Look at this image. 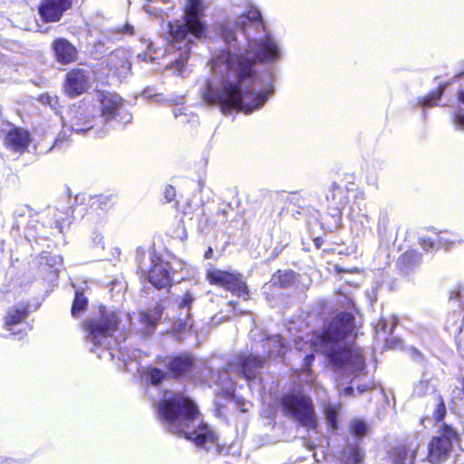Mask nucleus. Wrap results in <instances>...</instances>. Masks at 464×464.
Instances as JSON below:
<instances>
[{
	"label": "nucleus",
	"instance_id": "obj_1",
	"mask_svg": "<svg viewBox=\"0 0 464 464\" xmlns=\"http://www.w3.org/2000/svg\"><path fill=\"white\" fill-rule=\"evenodd\" d=\"M236 27L248 40L247 57L232 54L221 50L213 54L210 61L212 79L207 82L203 98L208 104H218L223 112L232 108L245 112L258 110L267 99V91L261 89L257 77L253 74L255 60L272 63L279 58L276 42L267 33L257 9H251L240 15Z\"/></svg>",
	"mask_w": 464,
	"mask_h": 464
},
{
	"label": "nucleus",
	"instance_id": "obj_2",
	"mask_svg": "<svg viewBox=\"0 0 464 464\" xmlns=\"http://www.w3.org/2000/svg\"><path fill=\"white\" fill-rule=\"evenodd\" d=\"M354 317L350 313L339 314L326 327L322 335L314 341L315 351L325 353L331 359L335 371L339 372L337 385L344 396L353 394V388L343 387L352 375H358L363 369L364 362L359 349L351 343L353 339Z\"/></svg>",
	"mask_w": 464,
	"mask_h": 464
},
{
	"label": "nucleus",
	"instance_id": "obj_3",
	"mask_svg": "<svg viewBox=\"0 0 464 464\" xmlns=\"http://www.w3.org/2000/svg\"><path fill=\"white\" fill-rule=\"evenodd\" d=\"M159 415L167 429L191 440L196 446L208 449L216 443V435L203 422L195 403L181 393L167 392L158 406Z\"/></svg>",
	"mask_w": 464,
	"mask_h": 464
},
{
	"label": "nucleus",
	"instance_id": "obj_4",
	"mask_svg": "<svg viewBox=\"0 0 464 464\" xmlns=\"http://www.w3.org/2000/svg\"><path fill=\"white\" fill-rule=\"evenodd\" d=\"M202 12V2L200 0H188L185 8L184 23H169L170 46L169 52L173 50L179 53L174 63L169 67L179 73L186 66L193 38L205 36V26L200 22L199 15Z\"/></svg>",
	"mask_w": 464,
	"mask_h": 464
},
{
	"label": "nucleus",
	"instance_id": "obj_5",
	"mask_svg": "<svg viewBox=\"0 0 464 464\" xmlns=\"http://www.w3.org/2000/svg\"><path fill=\"white\" fill-rule=\"evenodd\" d=\"M285 415L297 420L308 430H315L317 420L309 397L300 392L285 394L281 401Z\"/></svg>",
	"mask_w": 464,
	"mask_h": 464
},
{
	"label": "nucleus",
	"instance_id": "obj_6",
	"mask_svg": "<svg viewBox=\"0 0 464 464\" xmlns=\"http://www.w3.org/2000/svg\"><path fill=\"white\" fill-rule=\"evenodd\" d=\"M119 318L115 312L102 311L98 322L86 320L83 323L84 330L87 332L86 339L95 346H106L108 339L118 329Z\"/></svg>",
	"mask_w": 464,
	"mask_h": 464
},
{
	"label": "nucleus",
	"instance_id": "obj_7",
	"mask_svg": "<svg viewBox=\"0 0 464 464\" xmlns=\"http://www.w3.org/2000/svg\"><path fill=\"white\" fill-rule=\"evenodd\" d=\"M458 440L457 432L450 426L443 424L429 444V460L431 463L444 461L450 455L453 442Z\"/></svg>",
	"mask_w": 464,
	"mask_h": 464
},
{
	"label": "nucleus",
	"instance_id": "obj_8",
	"mask_svg": "<svg viewBox=\"0 0 464 464\" xmlns=\"http://www.w3.org/2000/svg\"><path fill=\"white\" fill-rule=\"evenodd\" d=\"M208 279L211 284L218 285L238 296L247 295L246 285L242 281L238 274L214 269L208 273Z\"/></svg>",
	"mask_w": 464,
	"mask_h": 464
},
{
	"label": "nucleus",
	"instance_id": "obj_9",
	"mask_svg": "<svg viewBox=\"0 0 464 464\" xmlns=\"http://www.w3.org/2000/svg\"><path fill=\"white\" fill-rule=\"evenodd\" d=\"M208 279L211 284L218 285L238 296L247 295L246 285L242 281L238 274L214 269L208 273Z\"/></svg>",
	"mask_w": 464,
	"mask_h": 464
},
{
	"label": "nucleus",
	"instance_id": "obj_10",
	"mask_svg": "<svg viewBox=\"0 0 464 464\" xmlns=\"http://www.w3.org/2000/svg\"><path fill=\"white\" fill-rule=\"evenodd\" d=\"M264 360L254 355L237 356L229 362V371L243 375L246 380L254 379L256 372L263 367Z\"/></svg>",
	"mask_w": 464,
	"mask_h": 464
},
{
	"label": "nucleus",
	"instance_id": "obj_11",
	"mask_svg": "<svg viewBox=\"0 0 464 464\" xmlns=\"http://www.w3.org/2000/svg\"><path fill=\"white\" fill-rule=\"evenodd\" d=\"M91 74L83 69H73L66 75L64 91L70 97H76L88 90Z\"/></svg>",
	"mask_w": 464,
	"mask_h": 464
},
{
	"label": "nucleus",
	"instance_id": "obj_12",
	"mask_svg": "<svg viewBox=\"0 0 464 464\" xmlns=\"http://www.w3.org/2000/svg\"><path fill=\"white\" fill-rule=\"evenodd\" d=\"M110 71L119 78L126 77L130 72L129 54L125 50H115L107 60Z\"/></svg>",
	"mask_w": 464,
	"mask_h": 464
},
{
	"label": "nucleus",
	"instance_id": "obj_13",
	"mask_svg": "<svg viewBox=\"0 0 464 464\" xmlns=\"http://www.w3.org/2000/svg\"><path fill=\"white\" fill-rule=\"evenodd\" d=\"M70 5V0H44L39 11L45 21L55 22L60 20Z\"/></svg>",
	"mask_w": 464,
	"mask_h": 464
},
{
	"label": "nucleus",
	"instance_id": "obj_14",
	"mask_svg": "<svg viewBox=\"0 0 464 464\" xmlns=\"http://www.w3.org/2000/svg\"><path fill=\"white\" fill-rule=\"evenodd\" d=\"M4 144L13 151H24L29 144V133L23 129L13 128L5 134Z\"/></svg>",
	"mask_w": 464,
	"mask_h": 464
},
{
	"label": "nucleus",
	"instance_id": "obj_15",
	"mask_svg": "<svg viewBox=\"0 0 464 464\" xmlns=\"http://www.w3.org/2000/svg\"><path fill=\"white\" fill-rule=\"evenodd\" d=\"M53 49L56 60L63 64H68L76 60V48L65 39H58L53 42Z\"/></svg>",
	"mask_w": 464,
	"mask_h": 464
},
{
	"label": "nucleus",
	"instance_id": "obj_16",
	"mask_svg": "<svg viewBox=\"0 0 464 464\" xmlns=\"http://www.w3.org/2000/svg\"><path fill=\"white\" fill-rule=\"evenodd\" d=\"M169 265L166 262L156 263L149 273L150 282L158 288L169 285Z\"/></svg>",
	"mask_w": 464,
	"mask_h": 464
},
{
	"label": "nucleus",
	"instance_id": "obj_17",
	"mask_svg": "<svg viewBox=\"0 0 464 464\" xmlns=\"http://www.w3.org/2000/svg\"><path fill=\"white\" fill-rule=\"evenodd\" d=\"M161 314L162 309L160 306H156L154 309L150 311L141 312L139 315L140 327L137 329L138 332L146 335L150 334L161 317Z\"/></svg>",
	"mask_w": 464,
	"mask_h": 464
},
{
	"label": "nucleus",
	"instance_id": "obj_18",
	"mask_svg": "<svg viewBox=\"0 0 464 464\" xmlns=\"http://www.w3.org/2000/svg\"><path fill=\"white\" fill-rule=\"evenodd\" d=\"M195 302V297L189 292L185 293L179 302V317L177 323L181 329L189 328L192 326L190 318V309L192 304Z\"/></svg>",
	"mask_w": 464,
	"mask_h": 464
},
{
	"label": "nucleus",
	"instance_id": "obj_19",
	"mask_svg": "<svg viewBox=\"0 0 464 464\" xmlns=\"http://www.w3.org/2000/svg\"><path fill=\"white\" fill-rule=\"evenodd\" d=\"M426 410L427 416L421 419L422 424L425 420H430V419L436 422H439L443 420L447 412L443 398L440 394H434L431 397Z\"/></svg>",
	"mask_w": 464,
	"mask_h": 464
},
{
	"label": "nucleus",
	"instance_id": "obj_20",
	"mask_svg": "<svg viewBox=\"0 0 464 464\" xmlns=\"http://www.w3.org/2000/svg\"><path fill=\"white\" fill-rule=\"evenodd\" d=\"M101 104L102 115L108 120L121 108L122 100L117 94H101Z\"/></svg>",
	"mask_w": 464,
	"mask_h": 464
},
{
	"label": "nucleus",
	"instance_id": "obj_21",
	"mask_svg": "<svg viewBox=\"0 0 464 464\" xmlns=\"http://www.w3.org/2000/svg\"><path fill=\"white\" fill-rule=\"evenodd\" d=\"M341 460L343 464H362L363 454L357 445L348 444L343 451Z\"/></svg>",
	"mask_w": 464,
	"mask_h": 464
},
{
	"label": "nucleus",
	"instance_id": "obj_22",
	"mask_svg": "<svg viewBox=\"0 0 464 464\" xmlns=\"http://www.w3.org/2000/svg\"><path fill=\"white\" fill-rule=\"evenodd\" d=\"M193 365V359L189 355L174 358L169 362V369L176 376L186 373Z\"/></svg>",
	"mask_w": 464,
	"mask_h": 464
},
{
	"label": "nucleus",
	"instance_id": "obj_23",
	"mask_svg": "<svg viewBox=\"0 0 464 464\" xmlns=\"http://www.w3.org/2000/svg\"><path fill=\"white\" fill-rule=\"evenodd\" d=\"M26 316V310L12 308L7 312L5 316V324L9 331H12V326L21 323Z\"/></svg>",
	"mask_w": 464,
	"mask_h": 464
},
{
	"label": "nucleus",
	"instance_id": "obj_24",
	"mask_svg": "<svg viewBox=\"0 0 464 464\" xmlns=\"http://www.w3.org/2000/svg\"><path fill=\"white\" fill-rule=\"evenodd\" d=\"M407 458V450L404 447L392 450L383 459L382 464H403Z\"/></svg>",
	"mask_w": 464,
	"mask_h": 464
},
{
	"label": "nucleus",
	"instance_id": "obj_25",
	"mask_svg": "<svg viewBox=\"0 0 464 464\" xmlns=\"http://www.w3.org/2000/svg\"><path fill=\"white\" fill-rule=\"evenodd\" d=\"M87 298L83 295L82 293L79 291L75 292V298L72 306V314L74 317H78L81 315L82 312H83L87 306Z\"/></svg>",
	"mask_w": 464,
	"mask_h": 464
},
{
	"label": "nucleus",
	"instance_id": "obj_26",
	"mask_svg": "<svg viewBox=\"0 0 464 464\" xmlns=\"http://www.w3.org/2000/svg\"><path fill=\"white\" fill-rule=\"evenodd\" d=\"M369 426L362 420H353L350 424V431L355 437H363L367 434Z\"/></svg>",
	"mask_w": 464,
	"mask_h": 464
},
{
	"label": "nucleus",
	"instance_id": "obj_27",
	"mask_svg": "<svg viewBox=\"0 0 464 464\" xmlns=\"http://www.w3.org/2000/svg\"><path fill=\"white\" fill-rule=\"evenodd\" d=\"M268 344L273 345V349L270 351L271 353H276L278 355L284 353L285 344L280 335H275L269 338Z\"/></svg>",
	"mask_w": 464,
	"mask_h": 464
},
{
	"label": "nucleus",
	"instance_id": "obj_28",
	"mask_svg": "<svg viewBox=\"0 0 464 464\" xmlns=\"http://www.w3.org/2000/svg\"><path fill=\"white\" fill-rule=\"evenodd\" d=\"M337 413L338 409L334 405H328L325 408L326 419L332 429H335L337 427Z\"/></svg>",
	"mask_w": 464,
	"mask_h": 464
},
{
	"label": "nucleus",
	"instance_id": "obj_29",
	"mask_svg": "<svg viewBox=\"0 0 464 464\" xmlns=\"http://www.w3.org/2000/svg\"><path fill=\"white\" fill-rule=\"evenodd\" d=\"M447 85H448V83L440 85L436 93H431L429 97H425L420 102L424 106H432L433 105L432 101L440 99V97L442 95L443 91L445 90Z\"/></svg>",
	"mask_w": 464,
	"mask_h": 464
},
{
	"label": "nucleus",
	"instance_id": "obj_30",
	"mask_svg": "<svg viewBox=\"0 0 464 464\" xmlns=\"http://www.w3.org/2000/svg\"><path fill=\"white\" fill-rule=\"evenodd\" d=\"M150 381L153 384H158L164 378L165 374L159 369L153 368L150 372Z\"/></svg>",
	"mask_w": 464,
	"mask_h": 464
},
{
	"label": "nucleus",
	"instance_id": "obj_31",
	"mask_svg": "<svg viewBox=\"0 0 464 464\" xmlns=\"http://www.w3.org/2000/svg\"><path fill=\"white\" fill-rule=\"evenodd\" d=\"M453 121L458 130H464V113L461 110L455 113Z\"/></svg>",
	"mask_w": 464,
	"mask_h": 464
},
{
	"label": "nucleus",
	"instance_id": "obj_32",
	"mask_svg": "<svg viewBox=\"0 0 464 464\" xmlns=\"http://www.w3.org/2000/svg\"><path fill=\"white\" fill-rule=\"evenodd\" d=\"M314 354H307L304 357V363L303 368L301 369L302 374L309 375V373H310L309 366L312 363V362L314 361Z\"/></svg>",
	"mask_w": 464,
	"mask_h": 464
},
{
	"label": "nucleus",
	"instance_id": "obj_33",
	"mask_svg": "<svg viewBox=\"0 0 464 464\" xmlns=\"http://www.w3.org/2000/svg\"><path fill=\"white\" fill-rule=\"evenodd\" d=\"M222 37L227 43H231L236 39L234 31L227 27L222 31Z\"/></svg>",
	"mask_w": 464,
	"mask_h": 464
},
{
	"label": "nucleus",
	"instance_id": "obj_34",
	"mask_svg": "<svg viewBox=\"0 0 464 464\" xmlns=\"http://www.w3.org/2000/svg\"><path fill=\"white\" fill-rule=\"evenodd\" d=\"M434 244L435 243L430 239L425 237L420 238V245L422 248L425 249L426 251H429L430 248H432L434 246Z\"/></svg>",
	"mask_w": 464,
	"mask_h": 464
},
{
	"label": "nucleus",
	"instance_id": "obj_35",
	"mask_svg": "<svg viewBox=\"0 0 464 464\" xmlns=\"http://www.w3.org/2000/svg\"><path fill=\"white\" fill-rule=\"evenodd\" d=\"M295 345L296 350H298V351H307L306 347H309V348L312 347V345H309L307 343H303L302 338L295 340Z\"/></svg>",
	"mask_w": 464,
	"mask_h": 464
},
{
	"label": "nucleus",
	"instance_id": "obj_36",
	"mask_svg": "<svg viewBox=\"0 0 464 464\" xmlns=\"http://www.w3.org/2000/svg\"><path fill=\"white\" fill-rule=\"evenodd\" d=\"M165 197L167 198L168 201H171L174 199V197H175V190H174V188L169 186L166 188L165 190Z\"/></svg>",
	"mask_w": 464,
	"mask_h": 464
},
{
	"label": "nucleus",
	"instance_id": "obj_37",
	"mask_svg": "<svg viewBox=\"0 0 464 464\" xmlns=\"http://www.w3.org/2000/svg\"><path fill=\"white\" fill-rule=\"evenodd\" d=\"M283 277H284L283 280L280 279V284H282L283 285H286L290 284V282L293 280V274L285 273L283 276Z\"/></svg>",
	"mask_w": 464,
	"mask_h": 464
},
{
	"label": "nucleus",
	"instance_id": "obj_38",
	"mask_svg": "<svg viewBox=\"0 0 464 464\" xmlns=\"http://www.w3.org/2000/svg\"><path fill=\"white\" fill-rule=\"evenodd\" d=\"M91 128H92L91 125L87 126L86 128L80 127V125L78 123H72V130H74L76 132H79V133L82 132V131H84L86 130H89Z\"/></svg>",
	"mask_w": 464,
	"mask_h": 464
},
{
	"label": "nucleus",
	"instance_id": "obj_39",
	"mask_svg": "<svg viewBox=\"0 0 464 464\" xmlns=\"http://www.w3.org/2000/svg\"><path fill=\"white\" fill-rule=\"evenodd\" d=\"M121 33L123 34H133L134 33V29H133V26L130 25V24H126L124 25V27L122 28L121 30Z\"/></svg>",
	"mask_w": 464,
	"mask_h": 464
},
{
	"label": "nucleus",
	"instance_id": "obj_40",
	"mask_svg": "<svg viewBox=\"0 0 464 464\" xmlns=\"http://www.w3.org/2000/svg\"><path fill=\"white\" fill-rule=\"evenodd\" d=\"M385 327H386V323L384 320H382L379 322V324H377L376 326V331L377 332H380V331H384L385 330Z\"/></svg>",
	"mask_w": 464,
	"mask_h": 464
},
{
	"label": "nucleus",
	"instance_id": "obj_41",
	"mask_svg": "<svg viewBox=\"0 0 464 464\" xmlns=\"http://www.w3.org/2000/svg\"><path fill=\"white\" fill-rule=\"evenodd\" d=\"M447 243H448V241H447V239H446V238H444V237H440V240H439V242H438V244H439L440 246H445V247H447Z\"/></svg>",
	"mask_w": 464,
	"mask_h": 464
},
{
	"label": "nucleus",
	"instance_id": "obj_42",
	"mask_svg": "<svg viewBox=\"0 0 464 464\" xmlns=\"http://www.w3.org/2000/svg\"><path fill=\"white\" fill-rule=\"evenodd\" d=\"M459 100L460 102L464 103V91L459 92Z\"/></svg>",
	"mask_w": 464,
	"mask_h": 464
},
{
	"label": "nucleus",
	"instance_id": "obj_43",
	"mask_svg": "<svg viewBox=\"0 0 464 464\" xmlns=\"http://www.w3.org/2000/svg\"><path fill=\"white\" fill-rule=\"evenodd\" d=\"M211 254H212V249H211V248H209V249L206 252V255H205L206 258H209V257H210V256H211Z\"/></svg>",
	"mask_w": 464,
	"mask_h": 464
},
{
	"label": "nucleus",
	"instance_id": "obj_44",
	"mask_svg": "<svg viewBox=\"0 0 464 464\" xmlns=\"http://www.w3.org/2000/svg\"><path fill=\"white\" fill-rule=\"evenodd\" d=\"M139 58H141L143 61H147L148 55L146 53L139 54Z\"/></svg>",
	"mask_w": 464,
	"mask_h": 464
},
{
	"label": "nucleus",
	"instance_id": "obj_45",
	"mask_svg": "<svg viewBox=\"0 0 464 464\" xmlns=\"http://www.w3.org/2000/svg\"><path fill=\"white\" fill-rule=\"evenodd\" d=\"M357 390H358V392H359V393H362V392H363L366 390V387H363V388H362V387H361V386H358Z\"/></svg>",
	"mask_w": 464,
	"mask_h": 464
},
{
	"label": "nucleus",
	"instance_id": "obj_46",
	"mask_svg": "<svg viewBox=\"0 0 464 464\" xmlns=\"http://www.w3.org/2000/svg\"><path fill=\"white\" fill-rule=\"evenodd\" d=\"M397 324V321L394 319L392 321V329H391V332L392 331V329L395 327V325Z\"/></svg>",
	"mask_w": 464,
	"mask_h": 464
},
{
	"label": "nucleus",
	"instance_id": "obj_47",
	"mask_svg": "<svg viewBox=\"0 0 464 464\" xmlns=\"http://www.w3.org/2000/svg\"><path fill=\"white\" fill-rule=\"evenodd\" d=\"M148 48L151 51L152 50V43H150L148 45Z\"/></svg>",
	"mask_w": 464,
	"mask_h": 464
},
{
	"label": "nucleus",
	"instance_id": "obj_48",
	"mask_svg": "<svg viewBox=\"0 0 464 464\" xmlns=\"http://www.w3.org/2000/svg\"><path fill=\"white\" fill-rule=\"evenodd\" d=\"M463 75H464V73H460V74L457 75V77H460V76H463Z\"/></svg>",
	"mask_w": 464,
	"mask_h": 464
}]
</instances>
